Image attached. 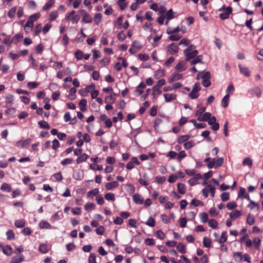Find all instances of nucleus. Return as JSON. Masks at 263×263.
<instances>
[{"label": "nucleus", "instance_id": "8fccbe9b", "mask_svg": "<svg viewBox=\"0 0 263 263\" xmlns=\"http://www.w3.org/2000/svg\"><path fill=\"white\" fill-rule=\"evenodd\" d=\"M203 246L206 248H210L211 245V241L208 237H204L203 240Z\"/></svg>", "mask_w": 263, "mask_h": 263}, {"label": "nucleus", "instance_id": "49530a36", "mask_svg": "<svg viewBox=\"0 0 263 263\" xmlns=\"http://www.w3.org/2000/svg\"><path fill=\"white\" fill-rule=\"evenodd\" d=\"M195 145V143L193 141L186 142L184 143L183 146L185 149H189Z\"/></svg>", "mask_w": 263, "mask_h": 263}, {"label": "nucleus", "instance_id": "cd10ccee", "mask_svg": "<svg viewBox=\"0 0 263 263\" xmlns=\"http://www.w3.org/2000/svg\"><path fill=\"white\" fill-rule=\"evenodd\" d=\"M14 225L16 227L22 228L25 226V221L23 219H18L15 221Z\"/></svg>", "mask_w": 263, "mask_h": 263}, {"label": "nucleus", "instance_id": "f3484780", "mask_svg": "<svg viewBox=\"0 0 263 263\" xmlns=\"http://www.w3.org/2000/svg\"><path fill=\"white\" fill-rule=\"evenodd\" d=\"M83 14V17L82 18V22L85 23H90L92 21V19L90 16L87 13V12L84 10H82L81 11Z\"/></svg>", "mask_w": 263, "mask_h": 263}, {"label": "nucleus", "instance_id": "6e6d98bb", "mask_svg": "<svg viewBox=\"0 0 263 263\" xmlns=\"http://www.w3.org/2000/svg\"><path fill=\"white\" fill-rule=\"evenodd\" d=\"M200 218L203 223H205L208 221V215L205 213L200 214Z\"/></svg>", "mask_w": 263, "mask_h": 263}, {"label": "nucleus", "instance_id": "20e7f679", "mask_svg": "<svg viewBox=\"0 0 263 263\" xmlns=\"http://www.w3.org/2000/svg\"><path fill=\"white\" fill-rule=\"evenodd\" d=\"M211 74L209 71H206L202 76V85L205 87L210 86L211 84L210 81Z\"/></svg>", "mask_w": 263, "mask_h": 263}, {"label": "nucleus", "instance_id": "2f4dec72", "mask_svg": "<svg viewBox=\"0 0 263 263\" xmlns=\"http://www.w3.org/2000/svg\"><path fill=\"white\" fill-rule=\"evenodd\" d=\"M177 189L178 192L181 194H184L185 193L186 190L185 185L182 183H178L177 184Z\"/></svg>", "mask_w": 263, "mask_h": 263}, {"label": "nucleus", "instance_id": "0eeeda50", "mask_svg": "<svg viewBox=\"0 0 263 263\" xmlns=\"http://www.w3.org/2000/svg\"><path fill=\"white\" fill-rule=\"evenodd\" d=\"M141 49L140 44L137 41H134L129 49L131 54H134L139 51Z\"/></svg>", "mask_w": 263, "mask_h": 263}, {"label": "nucleus", "instance_id": "1a4fd4ad", "mask_svg": "<svg viewBox=\"0 0 263 263\" xmlns=\"http://www.w3.org/2000/svg\"><path fill=\"white\" fill-rule=\"evenodd\" d=\"M232 8L231 7H228L226 9L225 11L224 12L220 14L219 17L221 20L227 19L229 17V15L232 13Z\"/></svg>", "mask_w": 263, "mask_h": 263}, {"label": "nucleus", "instance_id": "ddd939ff", "mask_svg": "<svg viewBox=\"0 0 263 263\" xmlns=\"http://www.w3.org/2000/svg\"><path fill=\"white\" fill-rule=\"evenodd\" d=\"M163 97L166 102H170L176 100L177 98V95L174 93H166L163 95Z\"/></svg>", "mask_w": 263, "mask_h": 263}, {"label": "nucleus", "instance_id": "412c9836", "mask_svg": "<svg viewBox=\"0 0 263 263\" xmlns=\"http://www.w3.org/2000/svg\"><path fill=\"white\" fill-rule=\"evenodd\" d=\"M2 250L3 252L7 256H10L12 253V249L10 246L2 247Z\"/></svg>", "mask_w": 263, "mask_h": 263}, {"label": "nucleus", "instance_id": "0e129e2a", "mask_svg": "<svg viewBox=\"0 0 263 263\" xmlns=\"http://www.w3.org/2000/svg\"><path fill=\"white\" fill-rule=\"evenodd\" d=\"M126 0H119L118 2V4L120 7V8L123 10L126 7L127 4L125 3Z\"/></svg>", "mask_w": 263, "mask_h": 263}, {"label": "nucleus", "instance_id": "a878e982", "mask_svg": "<svg viewBox=\"0 0 263 263\" xmlns=\"http://www.w3.org/2000/svg\"><path fill=\"white\" fill-rule=\"evenodd\" d=\"M24 260V256L21 255L20 256L13 257L10 263H21Z\"/></svg>", "mask_w": 263, "mask_h": 263}, {"label": "nucleus", "instance_id": "9b49d317", "mask_svg": "<svg viewBox=\"0 0 263 263\" xmlns=\"http://www.w3.org/2000/svg\"><path fill=\"white\" fill-rule=\"evenodd\" d=\"M202 178V176L200 174H195L193 178H191L188 181V183L191 186L197 184V181L198 180Z\"/></svg>", "mask_w": 263, "mask_h": 263}, {"label": "nucleus", "instance_id": "e433bc0d", "mask_svg": "<svg viewBox=\"0 0 263 263\" xmlns=\"http://www.w3.org/2000/svg\"><path fill=\"white\" fill-rule=\"evenodd\" d=\"M180 31V28L179 26L177 27L174 29H172L171 27H168L166 30V33L168 34H171L174 33H177Z\"/></svg>", "mask_w": 263, "mask_h": 263}, {"label": "nucleus", "instance_id": "79ce46f5", "mask_svg": "<svg viewBox=\"0 0 263 263\" xmlns=\"http://www.w3.org/2000/svg\"><path fill=\"white\" fill-rule=\"evenodd\" d=\"M181 37V36L178 34H171V35L168 37V39L171 41H177Z\"/></svg>", "mask_w": 263, "mask_h": 263}, {"label": "nucleus", "instance_id": "dca6fc26", "mask_svg": "<svg viewBox=\"0 0 263 263\" xmlns=\"http://www.w3.org/2000/svg\"><path fill=\"white\" fill-rule=\"evenodd\" d=\"M238 67L240 72L242 74H244L246 77H249L250 76V71L247 67L242 66L241 64H239Z\"/></svg>", "mask_w": 263, "mask_h": 263}, {"label": "nucleus", "instance_id": "f704fd0d", "mask_svg": "<svg viewBox=\"0 0 263 263\" xmlns=\"http://www.w3.org/2000/svg\"><path fill=\"white\" fill-rule=\"evenodd\" d=\"M1 189L3 191L9 192L11 190V187L9 184H7L6 183H4L2 184Z\"/></svg>", "mask_w": 263, "mask_h": 263}, {"label": "nucleus", "instance_id": "bb28decb", "mask_svg": "<svg viewBox=\"0 0 263 263\" xmlns=\"http://www.w3.org/2000/svg\"><path fill=\"white\" fill-rule=\"evenodd\" d=\"M229 103V94H227L222 99L221 101L222 106L226 108L227 107Z\"/></svg>", "mask_w": 263, "mask_h": 263}, {"label": "nucleus", "instance_id": "5fc2aeb1", "mask_svg": "<svg viewBox=\"0 0 263 263\" xmlns=\"http://www.w3.org/2000/svg\"><path fill=\"white\" fill-rule=\"evenodd\" d=\"M77 91V89L74 87H72L69 90V98L71 100H74L75 99V97L73 95Z\"/></svg>", "mask_w": 263, "mask_h": 263}, {"label": "nucleus", "instance_id": "37998d69", "mask_svg": "<svg viewBox=\"0 0 263 263\" xmlns=\"http://www.w3.org/2000/svg\"><path fill=\"white\" fill-rule=\"evenodd\" d=\"M95 205L93 203L89 202V203H87L85 205L84 208L86 211L89 212V211L93 210L95 209Z\"/></svg>", "mask_w": 263, "mask_h": 263}, {"label": "nucleus", "instance_id": "13d9d810", "mask_svg": "<svg viewBox=\"0 0 263 263\" xmlns=\"http://www.w3.org/2000/svg\"><path fill=\"white\" fill-rule=\"evenodd\" d=\"M22 35H21L20 34H17L13 36V37L12 39V43H13L14 44L18 43L20 42V40L22 39Z\"/></svg>", "mask_w": 263, "mask_h": 263}, {"label": "nucleus", "instance_id": "9d476101", "mask_svg": "<svg viewBox=\"0 0 263 263\" xmlns=\"http://www.w3.org/2000/svg\"><path fill=\"white\" fill-rule=\"evenodd\" d=\"M182 78V75L181 74L179 73H173L168 78V82L170 83H172V82L180 80Z\"/></svg>", "mask_w": 263, "mask_h": 263}, {"label": "nucleus", "instance_id": "3c124183", "mask_svg": "<svg viewBox=\"0 0 263 263\" xmlns=\"http://www.w3.org/2000/svg\"><path fill=\"white\" fill-rule=\"evenodd\" d=\"M207 187L209 189V191L211 194V196L213 197L215 196V186L212 185L211 184H208Z\"/></svg>", "mask_w": 263, "mask_h": 263}, {"label": "nucleus", "instance_id": "6ab92c4d", "mask_svg": "<svg viewBox=\"0 0 263 263\" xmlns=\"http://www.w3.org/2000/svg\"><path fill=\"white\" fill-rule=\"evenodd\" d=\"M118 185V182L116 181H112L111 182H108L105 184V189L108 191L111 190L114 188L117 187Z\"/></svg>", "mask_w": 263, "mask_h": 263}, {"label": "nucleus", "instance_id": "c9c22d12", "mask_svg": "<svg viewBox=\"0 0 263 263\" xmlns=\"http://www.w3.org/2000/svg\"><path fill=\"white\" fill-rule=\"evenodd\" d=\"M247 222L250 226L253 225L255 222V218L251 214H249L247 216Z\"/></svg>", "mask_w": 263, "mask_h": 263}, {"label": "nucleus", "instance_id": "4d7b16f0", "mask_svg": "<svg viewBox=\"0 0 263 263\" xmlns=\"http://www.w3.org/2000/svg\"><path fill=\"white\" fill-rule=\"evenodd\" d=\"M145 224L151 227H154L155 225V221L153 218L150 217L145 222Z\"/></svg>", "mask_w": 263, "mask_h": 263}, {"label": "nucleus", "instance_id": "58836bf2", "mask_svg": "<svg viewBox=\"0 0 263 263\" xmlns=\"http://www.w3.org/2000/svg\"><path fill=\"white\" fill-rule=\"evenodd\" d=\"M208 224L212 229H216L218 227V222L213 219H210L208 221Z\"/></svg>", "mask_w": 263, "mask_h": 263}, {"label": "nucleus", "instance_id": "09e8293b", "mask_svg": "<svg viewBox=\"0 0 263 263\" xmlns=\"http://www.w3.org/2000/svg\"><path fill=\"white\" fill-rule=\"evenodd\" d=\"M227 239V232L225 231H223L221 235L220 239L218 240V242L219 243H222L226 241Z\"/></svg>", "mask_w": 263, "mask_h": 263}, {"label": "nucleus", "instance_id": "c85d7f7f", "mask_svg": "<svg viewBox=\"0 0 263 263\" xmlns=\"http://www.w3.org/2000/svg\"><path fill=\"white\" fill-rule=\"evenodd\" d=\"M176 247H177V249L178 251L179 252H180L181 253H186V247L182 243H181V242L179 243L177 245Z\"/></svg>", "mask_w": 263, "mask_h": 263}, {"label": "nucleus", "instance_id": "ea45409f", "mask_svg": "<svg viewBox=\"0 0 263 263\" xmlns=\"http://www.w3.org/2000/svg\"><path fill=\"white\" fill-rule=\"evenodd\" d=\"M252 163H253L252 160L249 157L246 158L243 161V165L248 166L249 167H252Z\"/></svg>", "mask_w": 263, "mask_h": 263}, {"label": "nucleus", "instance_id": "c756f323", "mask_svg": "<svg viewBox=\"0 0 263 263\" xmlns=\"http://www.w3.org/2000/svg\"><path fill=\"white\" fill-rule=\"evenodd\" d=\"M87 105V101L86 99H82L79 102V106L82 111L86 110V106Z\"/></svg>", "mask_w": 263, "mask_h": 263}, {"label": "nucleus", "instance_id": "a211bd4d", "mask_svg": "<svg viewBox=\"0 0 263 263\" xmlns=\"http://www.w3.org/2000/svg\"><path fill=\"white\" fill-rule=\"evenodd\" d=\"M145 87V85L143 83H141L136 88L135 93L137 96H140L143 92V89Z\"/></svg>", "mask_w": 263, "mask_h": 263}, {"label": "nucleus", "instance_id": "a18cd8bd", "mask_svg": "<svg viewBox=\"0 0 263 263\" xmlns=\"http://www.w3.org/2000/svg\"><path fill=\"white\" fill-rule=\"evenodd\" d=\"M17 7L16 6L11 8L8 13V15L10 18H13L15 16Z\"/></svg>", "mask_w": 263, "mask_h": 263}, {"label": "nucleus", "instance_id": "de8ad7c7", "mask_svg": "<svg viewBox=\"0 0 263 263\" xmlns=\"http://www.w3.org/2000/svg\"><path fill=\"white\" fill-rule=\"evenodd\" d=\"M40 127L44 129H49L50 126L48 123L45 121H40L38 123Z\"/></svg>", "mask_w": 263, "mask_h": 263}, {"label": "nucleus", "instance_id": "680f3d73", "mask_svg": "<svg viewBox=\"0 0 263 263\" xmlns=\"http://www.w3.org/2000/svg\"><path fill=\"white\" fill-rule=\"evenodd\" d=\"M165 17L167 21H170L174 17V13L172 9L169 10L166 13Z\"/></svg>", "mask_w": 263, "mask_h": 263}, {"label": "nucleus", "instance_id": "a19ab883", "mask_svg": "<svg viewBox=\"0 0 263 263\" xmlns=\"http://www.w3.org/2000/svg\"><path fill=\"white\" fill-rule=\"evenodd\" d=\"M161 93V91L160 89V87L158 86L155 85L153 88V98H155L156 95H158Z\"/></svg>", "mask_w": 263, "mask_h": 263}, {"label": "nucleus", "instance_id": "5701e85b", "mask_svg": "<svg viewBox=\"0 0 263 263\" xmlns=\"http://www.w3.org/2000/svg\"><path fill=\"white\" fill-rule=\"evenodd\" d=\"M39 250L41 253L45 254L49 251V248L46 244L41 243L39 246Z\"/></svg>", "mask_w": 263, "mask_h": 263}, {"label": "nucleus", "instance_id": "603ef678", "mask_svg": "<svg viewBox=\"0 0 263 263\" xmlns=\"http://www.w3.org/2000/svg\"><path fill=\"white\" fill-rule=\"evenodd\" d=\"M186 155L184 151L180 152L177 155V161L180 162L181 160L186 157Z\"/></svg>", "mask_w": 263, "mask_h": 263}, {"label": "nucleus", "instance_id": "f03ea898", "mask_svg": "<svg viewBox=\"0 0 263 263\" xmlns=\"http://www.w3.org/2000/svg\"><path fill=\"white\" fill-rule=\"evenodd\" d=\"M201 87L199 83H196L192 91L189 94V96L191 99H195L198 97V91L200 90Z\"/></svg>", "mask_w": 263, "mask_h": 263}, {"label": "nucleus", "instance_id": "c03bdc74", "mask_svg": "<svg viewBox=\"0 0 263 263\" xmlns=\"http://www.w3.org/2000/svg\"><path fill=\"white\" fill-rule=\"evenodd\" d=\"M58 16V11L54 10L51 11L49 14V20L50 21L54 20Z\"/></svg>", "mask_w": 263, "mask_h": 263}, {"label": "nucleus", "instance_id": "473e14b6", "mask_svg": "<svg viewBox=\"0 0 263 263\" xmlns=\"http://www.w3.org/2000/svg\"><path fill=\"white\" fill-rule=\"evenodd\" d=\"M190 138V136L189 135H182L178 138V142L179 143H182L187 141Z\"/></svg>", "mask_w": 263, "mask_h": 263}, {"label": "nucleus", "instance_id": "774afa93", "mask_svg": "<svg viewBox=\"0 0 263 263\" xmlns=\"http://www.w3.org/2000/svg\"><path fill=\"white\" fill-rule=\"evenodd\" d=\"M99 191L98 189H95L90 191H89L87 193L88 197H93L99 193Z\"/></svg>", "mask_w": 263, "mask_h": 263}, {"label": "nucleus", "instance_id": "7ed1b4c3", "mask_svg": "<svg viewBox=\"0 0 263 263\" xmlns=\"http://www.w3.org/2000/svg\"><path fill=\"white\" fill-rule=\"evenodd\" d=\"M76 11H71L66 16L67 20H70L72 24H77L80 20V17L79 15H75Z\"/></svg>", "mask_w": 263, "mask_h": 263}, {"label": "nucleus", "instance_id": "864d4df0", "mask_svg": "<svg viewBox=\"0 0 263 263\" xmlns=\"http://www.w3.org/2000/svg\"><path fill=\"white\" fill-rule=\"evenodd\" d=\"M6 236L7 239L9 240L14 239L15 238V235L12 230H8L6 232Z\"/></svg>", "mask_w": 263, "mask_h": 263}, {"label": "nucleus", "instance_id": "e2e57ef3", "mask_svg": "<svg viewBox=\"0 0 263 263\" xmlns=\"http://www.w3.org/2000/svg\"><path fill=\"white\" fill-rule=\"evenodd\" d=\"M166 180V178L164 176H157L155 178V181L159 184L163 183Z\"/></svg>", "mask_w": 263, "mask_h": 263}, {"label": "nucleus", "instance_id": "72a5a7b5", "mask_svg": "<svg viewBox=\"0 0 263 263\" xmlns=\"http://www.w3.org/2000/svg\"><path fill=\"white\" fill-rule=\"evenodd\" d=\"M54 3V0L49 1L43 7L44 10H49L51 8Z\"/></svg>", "mask_w": 263, "mask_h": 263}, {"label": "nucleus", "instance_id": "bf43d9fd", "mask_svg": "<svg viewBox=\"0 0 263 263\" xmlns=\"http://www.w3.org/2000/svg\"><path fill=\"white\" fill-rule=\"evenodd\" d=\"M102 20V14L101 13H97L94 17V21L95 23L98 25L99 24Z\"/></svg>", "mask_w": 263, "mask_h": 263}, {"label": "nucleus", "instance_id": "b1692460", "mask_svg": "<svg viewBox=\"0 0 263 263\" xmlns=\"http://www.w3.org/2000/svg\"><path fill=\"white\" fill-rule=\"evenodd\" d=\"M241 215V212L238 210H235L230 214V218L231 220H235Z\"/></svg>", "mask_w": 263, "mask_h": 263}, {"label": "nucleus", "instance_id": "338daca9", "mask_svg": "<svg viewBox=\"0 0 263 263\" xmlns=\"http://www.w3.org/2000/svg\"><path fill=\"white\" fill-rule=\"evenodd\" d=\"M223 163V159L219 158L217 160H215V168L218 167L222 165Z\"/></svg>", "mask_w": 263, "mask_h": 263}, {"label": "nucleus", "instance_id": "f8f14e48", "mask_svg": "<svg viewBox=\"0 0 263 263\" xmlns=\"http://www.w3.org/2000/svg\"><path fill=\"white\" fill-rule=\"evenodd\" d=\"M249 92L251 95L255 96L257 98H260L261 95V90L260 88L256 87L250 89Z\"/></svg>", "mask_w": 263, "mask_h": 263}, {"label": "nucleus", "instance_id": "2eb2a0df", "mask_svg": "<svg viewBox=\"0 0 263 263\" xmlns=\"http://www.w3.org/2000/svg\"><path fill=\"white\" fill-rule=\"evenodd\" d=\"M185 61H180L176 66V69L178 71H182L184 70L187 66Z\"/></svg>", "mask_w": 263, "mask_h": 263}, {"label": "nucleus", "instance_id": "4c0bfd02", "mask_svg": "<svg viewBox=\"0 0 263 263\" xmlns=\"http://www.w3.org/2000/svg\"><path fill=\"white\" fill-rule=\"evenodd\" d=\"M202 58V55L197 56L195 59H194L191 61V62H190L191 65H193L198 63H200L203 64V63L201 61Z\"/></svg>", "mask_w": 263, "mask_h": 263}, {"label": "nucleus", "instance_id": "052dcab7", "mask_svg": "<svg viewBox=\"0 0 263 263\" xmlns=\"http://www.w3.org/2000/svg\"><path fill=\"white\" fill-rule=\"evenodd\" d=\"M105 101L107 103H113L115 101V98L112 95L107 96L105 98Z\"/></svg>", "mask_w": 263, "mask_h": 263}, {"label": "nucleus", "instance_id": "7c9ffc66", "mask_svg": "<svg viewBox=\"0 0 263 263\" xmlns=\"http://www.w3.org/2000/svg\"><path fill=\"white\" fill-rule=\"evenodd\" d=\"M125 190L129 194H132L135 192V188L131 184H127L125 186Z\"/></svg>", "mask_w": 263, "mask_h": 263}, {"label": "nucleus", "instance_id": "393cba45", "mask_svg": "<svg viewBox=\"0 0 263 263\" xmlns=\"http://www.w3.org/2000/svg\"><path fill=\"white\" fill-rule=\"evenodd\" d=\"M89 156L86 154H83L79 156L76 160L77 163L79 164L82 162L86 161L88 158Z\"/></svg>", "mask_w": 263, "mask_h": 263}, {"label": "nucleus", "instance_id": "6e6552de", "mask_svg": "<svg viewBox=\"0 0 263 263\" xmlns=\"http://www.w3.org/2000/svg\"><path fill=\"white\" fill-rule=\"evenodd\" d=\"M167 51L171 54H176L178 52L179 48L175 44L172 43L167 46Z\"/></svg>", "mask_w": 263, "mask_h": 263}, {"label": "nucleus", "instance_id": "aec40b11", "mask_svg": "<svg viewBox=\"0 0 263 263\" xmlns=\"http://www.w3.org/2000/svg\"><path fill=\"white\" fill-rule=\"evenodd\" d=\"M134 201L137 204H142L143 202V199L138 194H134L133 196Z\"/></svg>", "mask_w": 263, "mask_h": 263}, {"label": "nucleus", "instance_id": "69168bd1", "mask_svg": "<svg viewBox=\"0 0 263 263\" xmlns=\"http://www.w3.org/2000/svg\"><path fill=\"white\" fill-rule=\"evenodd\" d=\"M42 28V26L41 24H37L34 30V35H37L41 31Z\"/></svg>", "mask_w": 263, "mask_h": 263}, {"label": "nucleus", "instance_id": "423d86ee", "mask_svg": "<svg viewBox=\"0 0 263 263\" xmlns=\"http://www.w3.org/2000/svg\"><path fill=\"white\" fill-rule=\"evenodd\" d=\"M208 122V124L212 126L211 128L212 130L214 131H217L219 129V125L216 122V119L214 116H212Z\"/></svg>", "mask_w": 263, "mask_h": 263}, {"label": "nucleus", "instance_id": "4468645a", "mask_svg": "<svg viewBox=\"0 0 263 263\" xmlns=\"http://www.w3.org/2000/svg\"><path fill=\"white\" fill-rule=\"evenodd\" d=\"M212 115L209 112L204 113L203 115L200 116L197 118V120L199 121H208L211 118Z\"/></svg>", "mask_w": 263, "mask_h": 263}, {"label": "nucleus", "instance_id": "39448f33", "mask_svg": "<svg viewBox=\"0 0 263 263\" xmlns=\"http://www.w3.org/2000/svg\"><path fill=\"white\" fill-rule=\"evenodd\" d=\"M31 141L32 140L30 138L26 139L24 140H20L16 142L15 145L22 148H26L30 144Z\"/></svg>", "mask_w": 263, "mask_h": 263}, {"label": "nucleus", "instance_id": "4be33fe9", "mask_svg": "<svg viewBox=\"0 0 263 263\" xmlns=\"http://www.w3.org/2000/svg\"><path fill=\"white\" fill-rule=\"evenodd\" d=\"M39 227L42 229H50L51 228V226L50 224L48 222L45 220H42L40 222Z\"/></svg>", "mask_w": 263, "mask_h": 263}, {"label": "nucleus", "instance_id": "f257e3e1", "mask_svg": "<svg viewBox=\"0 0 263 263\" xmlns=\"http://www.w3.org/2000/svg\"><path fill=\"white\" fill-rule=\"evenodd\" d=\"M183 53L185 57V61H189L191 59L197 56L198 51L195 49V46L193 45H191L184 50Z\"/></svg>", "mask_w": 263, "mask_h": 263}]
</instances>
